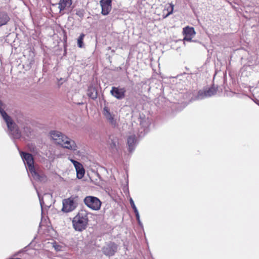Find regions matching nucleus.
<instances>
[{
    "label": "nucleus",
    "mask_w": 259,
    "mask_h": 259,
    "mask_svg": "<svg viewBox=\"0 0 259 259\" xmlns=\"http://www.w3.org/2000/svg\"><path fill=\"white\" fill-rule=\"evenodd\" d=\"M102 7V14L108 15L111 10V0H101L100 2Z\"/></svg>",
    "instance_id": "nucleus-13"
},
{
    "label": "nucleus",
    "mask_w": 259,
    "mask_h": 259,
    "mask_svg": "<svg viewBox=\"0 0 259 259\" xmlns=\"http://www.w3.org/2000/svg\"><path fill=\"white\" fill-rule=\"evenodd\" d=\"M10 18L7 13L0 12V27L6 25Z\"/></svg>",
    "instance_id": "nucleus-16"
},
{
    "label": "nucleus",
    "mask_w": 259,
    "mask_h": 259,
    "mask_svg": "<svg viewBox=\"0 0 259 259\" xmlns=\"http://www.w3.org/2000/svg\"><path fill=\"white\" fill-rule=\"evenodd\" d=\"M35 148V147H33V149L32 150H31V151H34V149Z\"/></svg>",
    "instance_id": "nucleus-29"
},
{
    "label": "nucleus",
    "mask_w": 259,
    "mask_h": 259,
    "mask_svg": "<svg viewBox=\"0 0 259 259\" xmlns=\"http://www.w3.org/2000/svg\"><path fill=\"white\" fill-rule=\"evenodd\" d=\"M83 202L88 207L94 210H99L102 204V202L99 198L92 196L85 197Z\"/></svg>",
    "instance_id": "nucleus-6"
},
{
    "label": "nucleus",
    "mask_w": 259,
    "mask_h": 259,
    "mask_svg": "<svg viewBox=\"0 0 259 259\" xmlns=\"http://www.w3.org/2000/svg\"><path fill=\"white\" fill-rule=\"evenodd\" d=\"M88 221L87 212L81 210L73 219V227L75 231L82 232L87 228Z\"/></svg>",
    "instance_id": "nucleus-4"
},
{
    "label": "nucleus",
    "mask_w": 259,
    "mask_h": 259,
    "mask_svg": "<svg viewBox=\"0 0 259 259\" xmlns=\"http://www.w3.org/2000/svg\"><path fill=\"white\" fill-rule=\"evenodd\" d=\"M183 33L185 37L183 39L184 41H191L192 39L195 35V31L193 27H186L183 29Z\"/></svg>",
    "instance_id": "nucleus-12"
},
{
    "label": "nucleus",
    "mask_w": 259,
    "mask_h": 259,
    "mask_svg": "<svg viewBox=\"0 0 259 259\" xmlns=\"http://www.w3.org/2000/svg\"><path fill=\"white\" fill-rule=\"evenodd\" d=\"M87 95L92 99L95 100L97 98L98 92L95 87L90 86L88 89Z\"/></svg>",
    "instance_id": "nucleus-15"
},
{
    "label": "nucleus",
    "mask_w": 259,
    "mask_h": 259,
    "mask_svg": "<svg viewBox=\"0 0 259 259\" xmlns=\"http://www.w3.org/2000/svg\"><path fill=\"white\" fill-rule=\"evenodd\" d=\"M126 90L124 88L112 87L110 92L111 95L118 100H122L125 96Z\"/></svg>",
    "instance_id": "nucleus-10"
},
{
    "label": "nucleus",
    "mask_w": 259,
    "mask_h": 259,
    "mask_svg": "<svg viewBox=\"0 0 259 259\" xmlns=\"http://www.w3.org/2000/svg\"><path fill=\"white\" fill-rule=\"evenodd\" d=\"M130 204L131 205V207H132V208L134 210V211L135 213H137V212H138V210L135 204V203L133 201V200L132 199V198H130Z\"/></svg>",
    "instance_id": "nucleus-22"
},
{
    "label": "nucleus",
    "mask_w": 259,
    "mask_h": 259,
    "mask_svg": "<svg viewBox=\"0 0 259 259\" xmlns=\"http://www.w3.org/2000/svg\"><path fill=\"white\" fill-rule=\"evenodd\" d=\"M172 11H173V6H171V11H170L169 12H168V14L167 15V16H168V15H170V14H172Z\"/></svg>",
    "instance_id": "nucleus-27"
},
{
    "label": "nucleus",
    "mask_w": 259,
    "mask_h": 259,
    "mask_svg": "<svg viewBox=\"0 0 259 259\" xmlns=\"http://www.w3.org/2000/svg\"><path fill=\"white\" fill-rule=\"evenodd\" d=\"M0 104H2V103H1V101H0Z\"/></svg>",
    "instance_id": "nucleus-30"
},
{
    "label": "nucleus",
    "mask_w": 259,
    "mask_h": 259,
    "mask_svg": "<svg viewBox=\"0 0 259 259\" xmlns=\"http://www.w3.org/2000/svg\"><path fill=\"white\" fill-rule=\"evenodd\" d=\"M117 250V245L112 242L108 243L102 248L103 253L108 256L114 255Z\"/></svg>",
    "instance_id": "nucleus-9"
},
{
    "label": "nucleus",
    "mask_w": 259,
    "mask_h": 259,
    "mask_svg": "<svg viewBox=\"0 0 259 259\" xmlns=\"http://www.w3.org/2000/svg\"><path fill=\"white\" fill-rule=\"evenodd\" d=\"M110 147L113 151H116L117 150L118 146V139L116 138L110 137Z\"/></svg>",
    "instance_id": "nucleus-18"
},
{
    "label": "nucleus",
    "mask_w": 259,
    "mask_h": 259,
    "mask_svg": "<svg viewBox=\"0 0 259 259\" xmlns=\"http://www.w3.org/2000/svg\"><path fill=\"white\" fill-rule=\"evenodd\" d=\"M127 144L128 146L129 151L132 152L134 150L137 144V139L135 135L128 137Z\"/></svg>",
    "instance_id": "nucleus-14"
},
{
    "label": "nucleus",
    "mask_w": 259,
    "mask_h": 259,
    "mask_svg": "<svg viewBox=\"0 0 259 259\" xmlns=\"http://www.w3.org/2000/svg\"><path fill=\"white\" fill-rule=\"evenodd\" d=\"M70 161L73 163V165L74 166L75 168H76L79 165H80L81 163L75 160H73L72 159L68 158Z\"/></svg>",
    "instance_id": "nucleus-24"
},
{
    "label": "nucleus",
    "mask_w": 259,
    "mask_h": 259,
    "mask_svg": "<svg viewBox=\"0 0 259 259\" xmlns=\"http://www.w3.org/2000/svg\"><path fill=\"white\" fill-rule=\"evenodd\" d=\"M77 205L74 198L70 197L63 201L62 210L65 212H69L75 209Z\"/></svg>",
    "instance_id": "nucleus-7"
},
{
    "label": "nucleus",
    "mask_w": 259,
    "mask_h": 259,
    "mask_svg": "<svg viewBox=\"0 0 259 259\" xmlns=\"http://www.w3.org/2000/svg\"><path fill=\"white\" fill-rule=\"evenodd\" d=\"M23 132L24 134L27 136H29L30 134L31 133V128L30 126H28L27 125H24L23 127Z\"/></svg>",
    "instance_id": "nucleus-21"
},
{
    "label": "nucleus",
    "mask_w": 259,
    "mask_h": 259,
    "mask_svg": "<svg viewBox=\"0 0 259 259\" xmlns=\"http://www.w3.org/2000/svg\"><path fill=\"white\" fill-rule=\"evenodd\" d=\"M75 169L76 171L77 178L79 179L82 178L84 176L85 171L82 164H81L80 165H79Z\"/></svg>",
    "instance_id": "nucleus-19"
},
{
    "label": "nucleus",
    "mask_w": 259,
    "mask_h": 259,
    "mask_svg": "<svg viewBox=\"0 0 259 259\" xmlns=\"http://www.w3.org/2000/svg\"><path fill=\"white\" fill-rule=\"evenodd\" d=\"M63 80H64V79L62 78H60V79L59 80V81H63Z\"/></svg>",
    "instance_id": "nucleus-28"
},
{
    "label": "nucleus",
    "mask_w": 259,
    "mask_h": 259,
    "mask_svg": "<svg viewBox=\"0 0 259 259\" xmlns=\"http://www.w3.org/2000/svg\"><path fill=\"white\" fill-rule=\"evenodd\" d=\"M140 125L141 128L139 129L138 134L140 137H143L148 131L149 122L145 118L140 119Z\"/></svg>",
    "instance_id": "nucleus-11"
},
{
    "label": "nucleus",
    "mask_w": 259,
    "mask_h": 259,
    "mask_svg": "<svg viewBox=\"0 0 259 259\" xmlns=\"http://www.w3.org/2000/svg\"><path fill=\"white\" fill-rule=\"evenodd\" d=\"M85 36V34L84 33H81L80 36L77 39V46L79 48H82L84 47V44L83 42V38Z\"/></svg>",
    "instance_id": "nucleus-20"
},
{
    "label": "nucleus",
    "mask_w": 259,
    "mask_h": 259,
    "mask_svg": "<svg viewBox=\"0 0 259 259\" xmlns=\"http://www.w3.org/2000/svg\"><path fill=\"white\" fill-rule=\"evenodd\" d=\"M136 214V219L138 222V224L140 225H141V221H140V215H139V212H137L136 213H135Z\"/></svg>",
    "instance_id": "nucleus-25"
},
{
    "label": "nucleus",
    "mask_w": 259,
    "mask_h": 259,
    "mask_svg": "<svg viewBox=\"0 0 259 259\" xmlns=\"http://www.w3.org/2000/svg\"><path fill=\"white\" fill-rule=\"evenodd\" d=\"M38 195H39V194H38ZM38 197H39V199L40 204L41 207H42V203H44V202H43L42 200L40 198L39 195H38Z\"/></svg>",
    "instance_id": "nucleus-26"
},
{
    "label": "nucleus",
    "mask_w": 259,
    "mask_h": 259,
    "mask_svg": "<svg viewBox=\"0 0 259 259\" xmlns=\"http://www.w3.org/2000/svg\"><path fill=\"white\" fill-rule=\"evenodd\" d=\"M0 114L7 123L9 135L15 139L21 137V133L18 125L13 121L11 117L0 106Z\"/></svg>",
    "instance_id": "nucleus-3"
},
{
    "label": "nucleus",
    "mask_w": 259,
    "mask_h": 259,
    "mask_svg": "<svg viewBox=\"0 0 259 259\" xmlns=\"http://www.w3.org/2000/svg\"><path fill=\"white\" fill-rule=\"evenodd\" d=\"M76 15L80 18H82L84 16V11L83 10H77Z\"/></svg>",
    "instance_id": "nucleus-23"
},
{
    "label": "nucleus",
    "mask_w": 259,
    "mask_h": 259,
    "mask_svg": "<svg viewBox=\"0 0 259 259\" xmlns=\"http://www.w3.org/2000/svg\"><path fill=\"white\" fill-rule=\"evenodd\" d=\"M20 156L25 164H27L30 172L33 179L38 181H43L46 179L44 175H39L36 171L34 166V158L31 154L23 151H19Z\"/></svg>",
    "instance_id": "nucleus-2"
},
{
    "label": "nucleus",
    "mask_w": 259,
    "mask_h": 259,
    "mask_svg": "<svg viewBox=\"0 0 259 259\" xmlns=\"http://www.w3.org/2000/svg\"><path fill=\"white\" fill-rule=\"evenodd\" d=\"M72 4V0H60L59 8L60 11L64 10L65 8L69 7Z\"/></svg>",
    "instance_id": "nucleus-17"
},
{
    "label": "nucleus",
    "mask_w": 259,
    "mask_h": 259,
    "mask_svg": "<svg viewBox=\"0 0 259 259\" xmlns=\"http://www.w3.org/2000/svg\"><path fill=\"white\" fill-rule=\"evenodd\" d=\"M102 113L106 118V120L113 127H115L117 125V120L115 118V115L112 111V109L109 105L108 103L105 104Z\"/></svg>",
    "instance_id": "nucleus-5"
},
{
    "label": "nucleus",
    "mask_w": 259,
    "mask_h": 259,
    "mask_svg": "<svg viewBox=\"0 0 259 259\" xmlns=\"http://www.w3.org/2000/svg\"><path fill=\"white\" fill-rule=\"evenodd\" d=\"M50 135L52 139L57 144L61 145L64 148L68 149L73 151H76L78 149L76 144L73 140L59 131H51L50 132Z\"/></svg>",
    "instance_id": "nucleus-1"
},
{
    "label": "nucleus",
    "mask_w": 259,
    "mask_h": 259,
    "mask_svg": "<svg viewBox=\"0 0 259 259\" xmlns=\"http://www.w3.org/2000/svg\"><path fill=\"white\" fill-rule=\"evenodd\" d=\"M217 91V88L212 85L211 88L206 91H199L195 100H202L205 98L210 97L215 95Z\"/></svg>",
    "instance_id": "nucleus-8"
}]
</instances>
